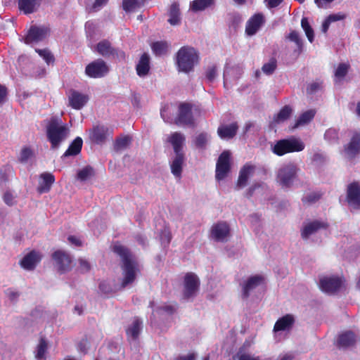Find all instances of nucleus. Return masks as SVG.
<instances>
[{
  "label": "nucleus",
  "instance_id": "nucleus-13",
  "mask_svg": "<svg viewBox=\"0 0 360 360\" xmlns=\"http://www.w3.org/2000/svg\"><path fill=\"white\" fill-rule=\"evenodd\" d=\"M347 201L354 209H360V184L354 181L347 186Z\"/></svg>",
  "mask_w": 360,
  "mask_h": 360
},
{
  "label": "nucleus",
  "instance_id": "nucleus-50",
  "mask_svg": "<svg viewBox=\"0 0 360 360\" xmlns=\"http://www.w3.org/2000/svg\"><path fill=\"white\" fill-rule=\"evenodd\" d=\"M137 4L138 0H123L122 8L125 11L129 12L133 11Z\"/></svg>",
  "mask_w": 360,
  "mask_h": 360
},
{
  "label": "nucleus",
  "instance_id": "nucleus-40",
  "mask_svg": "<svg viewBox=\"0 0 360 360\" xmlns=\"http://www.w3.org/2000/svg\"><path fill=\"white\" fill-rule=\"evenodd\" d=\"M350 65L348 63H340L335 71V82L342 80L348 73Z\"/></svg>",
  "mask_w": 360,
  "mask_h": 360
},
{
  "label": "nucleus",
  "instance_id": "nucleus-10",
  "mask_svg": "<svg viewBox=\"0 0 360 360\" xmlns=\"http://www.w3.org/2000/svg\"><path fill=\"white\" fill-rule=\"evenodd\" d=\"M109 71L108 66L102 59H97L86 66L85 73L91 78L104 77Z\"/></svg>",
  "mask_w": 360,
  "mask_h": 360
},
{
  "label": "nucleus",
  "instance_id": "nucleus-7",
  "mask_svg": "<svg viewBox=\"0 0 360 360\" xmlns=\"http://www.w3.org/2000/svg\"><path fill=\"white\" fill-rule=\"evenodd\" d=\"M200 281L193 272H188L184 278L183 298L189 300L196 295L200 289Z\"/></svg>",
  "mask_w": 360,
  "mask_h": 360
},
{
  "label": "nucleus",
  "instance_id": "nucleus-4",
  "mask_svg": "<svg viewBox=\"0 0 360 360\" xmlns=\"http://www.w3.org/2000/svg\"><path fill=\"white\" fill-rule=\"evenodd\" d=\"M305 145L300 139L291 136L277 141L271 147V151L277 156H283L288 153L300 152L304 149Z\"/></svg>",
  "mask_w": 360,
  "mask_h": 360
},
{
  "label": "nucleus",
  "instance_id": "nucleus-2",
  "mask_svg": "<svg viewBox=\"0 0 360 360\" xmlns=\"http://www.w3.org/2000/svg\"><path fill=\"white\" fill-rule=\"evenodd\" d=\"M70 133V129L61 119L52 117L46 126V134L51 148L55 149L59 147Z\"/></svg>",
  "mask_w": 360,
  "mask_h": 360
},
{
  "label": "nucleus",
  "instance_id": "nucleus-46",
  "mask_svg": "<svg viewBox=\"0 0 360 360\" xmlns=\"http://www.w3.org/2000/svg\"><path fill=\"white\" fill-rule=\"evenodd\" d=\"M277 68V60L275 58H271L268 63H266L262 67V72L267 75H270L274 73L275 70Z\"/></svg>",
  "mask_w": 360,
  "mask_h": 360
},
{
  "label": "nucleus",
  "instance_id": "nucleus-12",
  "mask_svg": "<svg viewBox=\"0 0 360 360\" xmlns=\"http://www.w3.org/2000/svg\"><path fill=\"white\" fill-rule=\"evenodd\" d=\"M49 32V30L47 27L32 25L25 37L24 41L27 44L41 41L46 37Z\"/></svg>",
  "mask_w": 360,
  "mask_h": 360
},
{
  "label": "nucleus",
  "instance_id": "nucleus-51",
  "mask_svg": "<svg viewBox=\"0 0 360 360\" xmlns=\"http://www.w3.org/2000/svg\"><path fill=\"white\" fill-rule=\"evenodd\" d=\"M217 76V66L213 65L209 67L205 72L206 79L212 82Z\"/></svg>",
  "mask_w": 360,
  "mask_h": 360
},
{
  "label": "nucleus",
  "instance_id": "nucleus-6",
  "mask_svg": "<svg viewBox=\"0 0 360 360\" xmlns=\"http://www.w3.org/2000/svg\"><path fill=\"white\" fill-rule=\"evenodd\" d=\"M97 53L105 58L117 59L119 61H124L126 59L125 53L112 46L108 39L99 41L96 46Z\"/></svg>",
  "mask_w": 360,
  "mask_h": 360
},
{
  "label": "nucleus",
  "instance_id": "nucleus-33",
  "mask_svg": "<svg viewBox=\"0 0 360 360\" xmlns=\"http://www.w3.org/2000/svg\"><path fill=\"white\" fill-rule=\"evenodd\" d=\"M315 114L316 111L312 109L304 112L297 119L294 126L292 127V129L307 124L314 119Z\"/></svg>",
  "mask_w": 360,
  "mask_h": 360
},
{
  "label": "nucleus",
  "instance_id": "nucleus-53",
  "mask_svg": "<svg viewBox=\"0 0 360 360\" xmlns=\"http://www.w3.org/2000/svg\"><path fill=\"white\" fill-rule=\"evenodd\" d=\"M109 0H95L90 10L91 12L99 11L103 6L106 5Z\"/></svg>",
  "mask_w": 360,
  "mask_h": 360
},
{
  "label": "nucleus",
  "instance_id": "nucleus-9",
  "mask_svg": "<svg viewBox=\"0 0 360 360\" xmlns=\"http://www.w3.org/2000/svg\"><path fill=\"white\" fill-rule=\"evenodd\" d=\"M51 257L55 262L58 271L60 274L71 269L72 258L65 251L58 250L53 252Z\"/></svg>",
  "mask_w": 360,
  "mask_h": 360
},
{
  "label": "nucleus",
  "instance_id": "nucleus-32",
  "mask_svg": "<svg viewBox=\"0 0 360 360\" xmlns=\"http://www.w3.org/2000/svg\"><path fill=\"white\" fill-rule=\"evenodd\" d=\"M141 330L142 321L139 318L135 317L132 323L126 330V333L128 338L136 340L138 339Z\"/></svg>",
  "mask_w": 360,
  "mask_h": 360
},
{
  "label": "nucleus",
  "instance_id": "nucleus-25",
  "mask_svg": "<svg viewBox=\"0 0 360 360\" xmlns=\"http://www.w3.org/2000/svg\"><path fill=\"white\" fill-rule=\"evenodd\" d=\"M238 126L236 122L229 125H221L217 129V134L222 139H230L233 138L238 131Z\"/></svg>",
  "mask_w": 360,
  "mask_h": 360
},
{
  "label": "nucleus",
  "instance_id": "nucleus-20",
  "mask_svg": "<svg viewBox=\"0 0 360 360\" xmlns=\"http://www.w3.org/2000/svg\"><path fill=\"white\" fill-rule=\"evenodd\" d=\"M41 259V255L35 250H32L20 260V264L24 269L32 271L34 269Z\"/></svg>",
  "mask_w": 360,
  "mask_h": 360
},
{
  "label": "nucleus",
  "instance_id": "nucleus-58",
  "mask_svg": "<svg viewBox=\"0 0 360 360\" xmlns=\"http://www.w3.org/2000/svg\"><path fill=\"white\" fill-rule=\"evenodd\" d=\"M321 88V84L317 82H314L309 84L307 89L309 94H314Z\"/></svg>",
  "mask_w": 360,
  "mask_h": 360
},
{
  "label": "nucleus",
  "instance_id": "nucleus-22",
  "mask_svg": "<svg viewBox=\"0 0 360 360\" xmlns=\"http://www.w3.org/2000/svg\"><path fill=\"white\" fill-rule=\"evenodd\" d=\"M55 182V176L49 172H44L40 174L37 192L39 193H49L52 185Z\"/></svg>",
  "mask_w": 360,
  "mask_h": 360
},
{
  "label": "nucleus",
  "instance_id": "nucleus-24",
  "mask_svg": "<svg viewBox=\"0 0 360 360\" xmlns=\"http://www.w3.org/2000/svg\"><path fill=\"white\" fill-rule=\"evenodd\" d=\"M41 3V0H18L19 10L25 15L36 12Z\"/></svg>",
  "mask_w": 360,
  "mask_h": 360
},
{
  "label": "nucleus",
  "instance_id": "nucleus-3",
  "mask_svg": "<svg viewBox=\"0 0 360 360\" xmlns=\"http://www.w3.org/2000/svg\"><path fill=\"white\" fill-rule=\"evenodd\" d=\"M176 60L178 70L188 73L199 63V55L194 48L184 46L177 51Z\"/></svg>",
  "mask_w": 360,
  "mask_h": 360
},
{
  "label": "nucleus",
  "instance_id": "nucleus-28",
  "mask_svg": "<svg viewBox=\"0 0 360 360\" xmlns=\"http://www.w3.org/2000/svg\"><path fill=\"white\" fill-rule=\"evenodd\" d=\"M167 141L172 145L175 154L184 153L182 149L185 137L182 134L174 132L168 137Z\"/></svg>",
  "mask_w": 360,
  "mask_h": 360
},
{
  "label": "nucleus",
  "instance_id": "nucleus-36",
  "mask_svg": "<svg viewBox=\"0 0 360 360\" xmlns=\"http://www.w3.org/2000/svg\"><path fill=\"white\" fill-rule=\"evenodd\" d=\"M292 113V108L290 105H286L283 106L276 115H274V122L276 124L283 122L290 117Z\"/></svg>",
  "mask_w": 360,
  "mask_h": 360
},
{
  "label": "nucleus",
  "instance_id": "nucleus-47",
  "mask_svg": "<svg viewBox=\"0 0 360 360\" xmlns=\"http://www.w3.org/2000/svg\"><path fill=\"white\" fill-rule=\"evenodd\" d=\"M208 141V135L205 132L199 134L194 139L195 146L200 149H205Z\"/></svg>",
  "mask_w": 360,
  "mask_h": 360
},
{
  "label": "nucleus",
  "instance_id": "nucleus-5",
  "mask_svg": "<svg viewBox=\"0 0 360 360\" xmlns=\"http://www.w3.org/2000/svg\"><path fill=\"white\" fill-rule=\"evenodd\" d=\"M300 169L293 162L283 165L278 170L276 181L283 188H290Z\"/></svg>",
  "mask_w": 360,
  "mask_h": 360
},
{
  "label": "nucleus",
  "instance_id": "nucleus-38",
  "mask_svg": "<svg viewBox=\"0 0 360 360\" xmlns=\"http://www.w3.org/2000/svg\"><path fill=\"white\" fill-rule=\"evenodd\" d=\"M34 157V152L30 146H23L19 153L18 160L20 163L25 164L27 161Z\"/></svg>",
  "mask_w": 360,
  "mask_h": 360
},
{
  "label": "nucleus",
  "instance_id": "nucleus-31",
  "mask_svg": "<svg viewBox=\"0 0 360 360\" xmlns=\"http://www.w3.org/2000/svg\"><path fill=\"white\" fill-rule=\"evenodd\" d=\"M295 319L291 314H286L280 318L275 323L274 326V331H282L290 328L294 323Z\"/></svg>",
  "mask_w": 360,
  "mask_h": 360
},
{
  "label": "nucleus",
  "instance_id": "nucleus-41",
  "mask_svg": "<svg viewBox=\"0 0 360 360\" xmlns=\"http://www.w3.org/2000/svg\"><path fill=\"white\" fill-rule=\"evenodd\" d=\"M168 45L165 41L153 42L151 44V49L156 56H162L167 52Z\"/></svg>",
  "mask_w": 360,
  "mask_h": 360
},
{
  "label": "nucleus",
  "instance_id": "nucleus-23",
  "mask_svg": "<svg viewBox=\"0 0 360 360\" xmlns=\"http://www.w3.org/2000/svg\"><path fill=\"white\" fill-rule=\"evenodd\" d=\"M264 281V277L262 275H255L250 276L243 286V297L248 298L250 296V292L261 285Z\"/></svg>",
  "mask_w": 360,
  "mask_h": 360
},
{
  "label": "nucleus",
  "instance_id": "nucleus-45",
  "mask_svg": "<svg viewBox=\"0 0 360 360\" xmlns=\"http://www.w3.org/2000/svg\"><path fill=\"white\" fill-rule=\"evenodd\" d=\"M301 26L302 29L304 30L306 36L308 40L311 43L314 41V32L313 29L311 28L308 19L307 18H302L301 20Z\"/></svg>",
  "mask_w": 360,
  "mask_h": 360
},
{
  "label": "nucleus",
  "instance_id": "nucleus-21",
  "mask_svg": "<svg viewBox=\"0 0 360 360\" xmlns=\"http://www.w3.org/2000/svg\"><path fill=\"white\" fill-rule=\"evenodd\" d=\"M328 224L326 222L314 220L306 224L302 231L301 236L303 239H307L311 235L318 231L319 229H326Z\"/></svg>",
  "mask_w": 360,
  "mask_h": 360
},
{
  "label": "nucleus",
  "instance_id": "nucleus-8",
  "mask_svg": "<svg viewBox=\"0 0 360 360\" xmlns=\"http://www.w3.org/2000/svg\"><path fill=\"white\" fill-rule=\"evenodd\" d=\"M231 171V153L223 151L218 158L216 164L215 178L218 181L224 179Z\"/></svg>",
  "mask_w": 360,
  "mask_h": 360
},
{
  "label": "nucleus",
  "instance_id": "nucleus-63",
  "mask_svg": "<svg viewBox=\"0 0 360 360\" xmlns=\"http://www.w3.org/2000/svg\"><path fill=\"white\" fill-rule=\"evenodd\" d=\"M6 295H8L11 300H14L17 299L19 296V293L18 292H15L11 288H8L6 290Z\"/></svg>",
  "mask_w": 360,
  "mask_h": 360
},
{
  "label": "nucleus",
  "instance_id": "nucleus-44",
  "mask_svg": "<svg viewBox=\"0 0 360 360\" xmlns=\"http://www.w3.org/2000/svg\"><path fill=\"white\" fill-rule=\"evenodd\" d=\"M131 141V138L129 136L117 138L114 143V149L116 151L125 149L130 144Z\"/></svg>",
  "mask_w": 360,
  "mask_h": 360
},
{
  "label": "nucleus",
  "instance_id": "nucleus-43",
  "mask_svg": "<svg viewBox=\"0 0 360 360\" xmlns=\"http://www.w3.org/2000/svg\"><path fill=\"white\" fill-rule=\"evenodd\" d=\"M323 193L320 191H313L303 197L302 201L304 205H311L319 201Z\"/></svg>",
  "mask_w": 360,
  "mask_h": 360
},
{
  "label": "nucleus",
  "instance_id": "nucleus-27",
  "mask_svg": "<svg viewBox=\"0 0 360 360\" xmlns=\"http://www.w3.org/2000/svg\"><path fill=\"white\" fill-rule=\"evenodd\" d=\"M345 150L347 155L352 158L360 153V134H354Z\"/></svg>",
  "mask_w": 360,
  "mask_h": 360
},
{
  "label": "nucleus",
  "instance_id": "nucleus-1",
  "mask_svg": "<svg viewBox=\"0 0 360 360\" xmlns=\"http://www.w3.org/2000/svg\"><path fill=\"white\" fill-rule=\"evenodd\" d=\"M112 251L119 255L122 259L123 278L121 283V288H125L127 285L133 283L136 277V272L139 271V264L133 258L130 250L127 247L117 242L112 247Z\"/></svg>",
  "mask_w": 360,
  "mask_h": 360
},
{
  "label": "nucleus",
  "instance_id": "nucleus-57",
  "mask_svg": "<svg viewBox=\"0 0 360 360\" xmlns=\"http://www.w3.org/2000/svg\"><path fill=\"white\" fill-rule=\"evenodd\" d=\"M7 94V88L4 85L0 84V105L6 101Z\"/></svg>",
  "mask_w": 360,
  "mask_h": 360
},
{
  "label": "nucleus",
  "instance_id": "nucleus-64",
  "mask_svg": "<svg viewBox=\"0 0 360 360\" xmlns=\"http://www.w3.org/2000/svg\"><path fill=\"white\" fill-rule=\"evenodd\" d=\"M176 360H195V354L191 353L186 356H179Z\"/></svg>",
  "mask_w": 360,
  "mask_h": 360
},
{
  "label": "nucleus",
  "instance_id": "nucleus-60",
  "mask_svg": "<svg viewBox=\"0 0 360 360\" xmlns=\"http://www.w3.org/2000/svg\"><path fill=\"white\" fill-rule=\"evenodd\" d=\"M13 200L14 198L11 193L7 192L4 195V200L5 203L7 204L8 205L11 206L13 205Z\"/></svg>",
  "mask_w": 360,
  "mask_h": 360
},
{
  "label": "nucleus",
  "instance_id": "nucleus-29",
  "mask_svg": "<svg viewBox=\"0 0 360 360\" xmlns=\"http://www.w3.org/2000/svg\"><path fill=\"white\" fill-rule=\"evenodd\" d=\"M337 342L338 347H349L355 344L356 335L352 331H346L338 336Z\"/></svg>",
  "mask_w": 360,
  "mask_h": 360
},
{
  "label": "nucleus",
  "instance_id": "nucleus-42",
  "mask_svg": "<svg viewBox=\"0 0 360 360\" xmlns=\"http://www.w3.org/2000/svg\"><path fill=\"white\" fill-rule=\"evenodd\" d=\"M47 343L44 338H41L39 342L37 347V353L35 357L37 360H45L46 352L47 351Z\"/></svg>",
  "mask_w": 360,
  "mask_h": 360
},
{
  "label": "nucleus",
  "instance_id": "nucleus-16",
  "mask_svg": "<svg viewBox=\"0 0 360 360\" xmlns=\"http://www.w3.org/2000/svg\"><path fill=\"white\" fill-rule=\"evenodd\" d=\"M264 22V16L262 13H258L254 14L246 22L245 33L248 36L255 34Z\"/></svg>",
  "mask_w": 360,
  "mask_h": 360
},
{
  "label": "nucleus",
  "instance_id": "nucleus-11",
  "mask_svg": "<svg viewBox=\"0 0 360 360\" xmlns=\"http://www.w3.org/2000/svg\"><path fill=\"white\" fill-rule=\"evenodd\" d=\"M177 125H193L194 120L192 114V105L182 103L179 106V112L175 119Z\"/></svg>",
  "mask_w": 360,
  "mask_h": 360
},
{
  "label": "nucleus",
  "instance_id": "nucleus-59",
  "mask_svg": "<svg viewBox=\"0 0 360 360\" xmlns=\"http://www.w3.org/2000/svg\"><path fill=\"white\" fill-rule=\"evenodd\" d=\"M68 240L71 244L77 247H81L82 245V243L80 239L75 236H69Z\"/></svg>",
  "mask_w": 360,
  "mask_h": 360
},
{
  "label": "nucleus",
  "instance_id": "nucleus-18",
  "mask_svg": "<svg viewBox=\"0 0 360 360\" xmlns=\"http://www.w3.org/2000/svg\"><path fill=\"white\" fill-rule=\"evenodd\" d=\"M69 105L75 110L82 109L88 102L89 96L78 91L71 89L68 96Z\"/></svg>",
  "mask_w": 360,
  "mask_h": 360
},
{
  "label": "nucleus",
  "instance_id": "nucleus-15",
  "mask_svg": "<svg viewBox=\"0 0 360 360\" xmlns=\"http://www.w3.org/2000/svg\"><path fill=\"white\" fill-rule=\"evenodd\" d=\"M256 169V166L250 162L245 163L240 169L239 175L236 181V188H242L247 186L248 179L251 177Z\"/></svg>",
  "mask_w": 360,
  "mask_h": 360
},
{
  "label": "nucleus",
  "instance_id": "nucleus-39",
  "mask_svg": "<svg viewBox=\"0 0 360 360\" xmlns=\"http://www.w3.org/2000/svg\"><path fill=\"white\" fill-rule=\"evenodd\" d=\"M94 168L90 165H87L77 172V179L81 181H85L91 176H94Z\"/></svg>",
  "mask_w": 360,
  "mask_h": 360
},
{
  "label": "nucleus",
  "instance_id": "nucleus-54",
  "mask_svg": "<svg viewBox=\"0 0 360 360\" xmlns=\"http://www.w3.org/2000/svg\"><path fill=\"white\" fill-rule=\"evenodd\" d=\"M346 18V15L342 13L335 14H330L326 18L331 22H336L338 20H344Z\"/></svg>",
  "mask_w": 360,
  "mask_h": 360
},
{
  "label": "nucleus",
  "instance_id": "nucleus-55",
  "mask_svg": "<svg viewBox=\"0 0 360 360\" xmlns=\"http://www.w3.org/2000/svg\"><path fill=\"white\" fill-rule=\"evenodd\" d=\"M238 360H261L259 356H255L249 353H238Z\"/></svg>",
  "mask_w": 360,
  "mask_h": 360
},
{
  "label": "nucleus",
  "instance_id": "nucleus-61",
  "mask_svg": "<svg viewBox=\"0 0 360 360\" xmlns=\"http://www.w3.org/2000/svg\"><path fill=\"white\" fill-rule=\"evenodd\" d=\"M160 310L165 311L169 314H172L175 312L176 308L172 305H165L160 307Z\"/></svg>",
  "mask_w": 360,
  "mask_h": 360
},
{
  "label": "nucleus",
  "instance_id": "nucleus-19",
  "mask_svg": "<svg viewBox=\"0 0 360 360\" xmlns=\"http://www.w3.org/2000/svg\"><path fill=\"white\" fill-rule=\"evenodd\" d=\"M229 233V226L224 221L218 222L211 228V236L216 241H224Z\"/></svg>",
  "mask_w": 360,
  "mask_h": 360
},
{
  "label": "nucleus",
  "instance_id": "nucleus-35",
  "mask_svg": "<svg viewBox=\"0 0 360 360\" xmlns=\"http://www.w3.org/2000/svg\"><path fill=\"white\" fill-rule=\"evenodd\" d=\"M169 18L168 19V22L170 25H176L180 23V10L177 3L174 2L172 4L169 11Z\"/></svg>",
  "mask_w": 360,
  "mask_h": 360
},
{
  "label": "nucleus",
  "instance_id": "nucleus-34",
  "mask_svg": "<svg viewBox=\"0 0 360 360\" xmlns=\"http://www.w3.org/2000/svg\"><path fill=\"white\" fill-rule=\"evenodd\" d=\"M83 141L82 139L79 136L76 137L72 142L70 144L68 148L64 153V157L71 156V155H78L82 148Z\"/></svg>",
  "mask_w": 360,
  "mask_h": 360
},
{
  "label": "nucleus",
  "instance_id": "nucleus-37",
  "mask_svg": "<svg viewBox=\"0 0 360 360\" xmlns=\"http://www.w3.org/2000/svg\"><path fill=\"white\" fill-rule=\"evenodd\" d=\"M214 4V0H194L190 4V8L194 11H204Z\"/></svg>",
  "mask_w": 360,
  "mask_h": 360
},
{
  "label": "nucleus",
  "instance_id": "nucleus-26",
  "mask_svg": "<svg viewBox=\"0 0 360 360\" xmlns=\"http://www.w3.org/2000/svg\"><path fill=\"white\" fill-rule=\"evenodd\" d=\"M150 56L147 53H143L136 66L137 75L140 77H144L150 71Z\"/></svg>",
  "mask_w": 360,
  "mask_h": 360
},
{
  "label": "nucleus",
  "instance_id": "nucleus-30",
  "mask_svg": "<svg viewBox=\"0 0 360 360\" xmlns=\"http://www.w3.org/2000/svg\"><path fill=\"white\" fill-rule=\"evenodd\" d=\"M184 162V154L179 153L175 154V157L173 159L170 167L171 172L174 176L180 178L182 173V167Z\"/></svg>",
  "mask_w": 360,
  "mask_h": 360
},
{
  "label": "nucleus",
  "instance_id": "nucleus-56",
  "mask_svg": "<svg viewBox=\"0 0 360 360\" xmlns=\"http://www.w3.org/2000/svg\"><path fill=\"white\" fill-rule=\"evenodd\" d=\"M98 288L99 290L105 294H109L112 292L110 285L105 281L101 282L99 283Z\"/></svg>",
  "mask_w": 360,
  "mask_h": 360
},
{
  "label": "nucleus",
  "instance_id": "nucleus-62",
  "mask_svg": "<svg viewBox=\"0 0 360 360\" xmlns=\"http://www.w3.org/2000/svg\"><path fill=\"white\" fill-rule=\"evenodd\" d=\"M260 186H261V184H259V183H256V184H254L253 185H252V186H251L248 189V191H247V196H248V198H250V197L253 195V193H254L255 191L257 188H259Z\"/></svg>",
  "mask_w": 360,
  "mask_h": 360
},
{
  "label": "nucleus",
  "instance_id": "nucleus-52",
  "mask_svg": "<svg viewBox=\"0 0 360 360\" xmlns=\"http://www.w3.org/2000/svg\"><path fill=\"white\" fill-rule=\"evenodd\" d=\"M79 269L82 273L89 272L91 269L90 263L82 258L79 259Z\"/></svg>",
  "mask_w": 360,
  "mask_h": 360
},
{
  "label": "nucleus",
  "instance_id": "nucleus-17",
  "mask_svg": "<svg viewBox=\"0 0 360 360\" xmlns=\"http://www.w3.org/2000/svg\"><path fill=\"white\" fill-rule=\"evenodd\" d=\"M112 139V131L104 126H96L94 127L91 134L90 138L91 141L96 144H103L106 141L108 136Z\"/></svg>",
  "mask_w": 360,
  "mask_h": 360
},
{
  "label": "nucleus",
  "instance_id": "nucleus-49",
  "mask_svg": "<svg viewBox=\"0 0 360 360\" xmlns=\"http://www.w3.org/2000/svg\"><path fill=\"white\" fill-rule=\"evenodd\" d=\"M286 38L288 39L290 41L295 42L298 48L302 47V40L300 37L299 33L297 31L292 30Z\"/></svg>",
  "mask_w": 360,
  "mask_h": 360
},
{
  "label": "nucleus",
  "instance_id": "nucleus-48",
  "mask_svg": "<svg viewBox=\"0 0 360 360\" xmlns=\"http://www.w3.org/2000/svg\"><path fill=\"white\" fill-rule=\"evenodd\" d=\"M35 51L43 58V59L46 61L47 64L53 63L55 60L53 55L51 52L47 49H36Z\"/></svg>",
  "mask_w": 360,
  "mask_h": 360
},
{
  "label": "nucleus",
  "instance_id": "nucleus-14",
  "mask_svg": "<svg viewBox=\"0 0 360 360\" xmlns=\"http://www.w3.org/2000/svg\"><path fill=\"white\" fill-rule=\"evenodd\" d=\"M342 280L338 276H324L320 278V289L328 293H333L340 289L342 285Z\"/></svg>",
  "mask_w": 360,
  "mask_h": 360
}]
</instances>
